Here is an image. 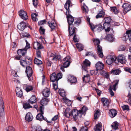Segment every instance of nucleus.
Wrapping results in <instances>:
<instances>
[{"instance_id":"09e8293b","label":"nucleus","mask_w":131,"mask_h":131,"mask_svg":"<svg viewBox=\"0 0 131 131\" xmlns=\"http://www.w3.org/2000/svg\"><path fill=\"white\" fill-rule=\"evenodd\" d=\"M25 41L26 43V45L25 47L24 48L25 50H26L27 51L28 49L30 48V45L29 43H28L27 41L26 40H25Z\"/></svg>"},{"instance_id":"49530a36","label":"nucleus","mask_w":131,"mask_h":131,"mask_svg":"<svg viewBox=\"0 0 131 131\" xmlns=\"http://www.w3.org/2000/svg\"><path fill=\"white\" fill-rule=\"evenodd\" d=\"M71 63V62L64 61L63 63V67L66 68L68 67Z\"/></svg>"},{"instance_id":"8fccbe9b","label":"nucleus","mask_w":131,"mask_h":131,"mask_svg":"<svg viewBox=\"0 0 131 131\" xmlns=\"http://www.w3.org/2000/svg\"><path fill=\"white\" fill-rule=\"evenodd\" d=\"M122 108L123 109V111L127 110L128 111L129 110V106L128 105H124L121 106Z\"/></svg>"},{"instance_id":"a18cd8bd","label":"nucleus","mask_w":131,"mask_h":131,"mask_svg":"<svg viewBox=\"0 0 131 131\" xmlns=\"http://www.w3.org/2000/svg\"><path fill=\"white\" fill-rule=\"evenodd\" d=\"M83 63L88 66H89L90 65V62L87 59H85L83 62Z\"/></svg>"},{"instance_id":"6e6d98bb","label":"nucleus","mask_w":131,"mask_h":131,"mask_svg":"<svg viewBox=\"0 0 131 131\" xmlns=\"http://www.w3.org/2000/svg\"><path fill=\"white\" fill-rule=\"evenodd\" d=\"M56 76L57 77L58 80V81L59 79L62 78V74L61 73L59 72L57 75L56 74Z\"/></svg>"},{"instance_id":"ddd939ff","label":"nucleus","mask_w":131,"mask_h":131,"mask_svg":"<svg viewBox=\"0 0 131 131\" xmlns=\"http://www.w3.org/2000/svg\"><path fill=\"white\" fill-rule=\"evenodd\" d=\"M104 65L102 62L99 61L95 64V67L97 70H102L104 68Z\"/></svg>"},{"instance_id":"4d7b16f0","label":"nucleus","mask_w":131,"mask_h":131,"mask_svg":"<svg viewBox=\"0 0 131 131\" xmlns=\"http://www.w3.org/2000/svg\"><path fill=\"white\" fill-rule=\"evenodd\" d=\"M88 128L86 126L81 127L80 131H88Z\"/></svg>"},{"instance_id":"4be33fe9","label":"nucleus","mask_w":131,"mask_h":131,"mask_svg":"<svg viewBox=\"0 0 131 131\" xmlns=\"http://www.w3.org/2000/svg\"><path fill=\"white\" fill-rule=\"evenodd\" d=\"M68 78V80L71 83H75L77 82V80L76 77L70 75L69 77Z\"/></svg>"},{"instance_id":"e2e57ef3","label":"nucleus","mask_w":131,"mask_h":131,"mask_svg":"<svg viewBox=\"0 0 131 131\" xmlns=\"http://www.w3.org/2000/svg\"><path fill=\"white\" fill-rule=\"evenodd\" d=\"M6 130L7 131H15L14 128L11 126H8Z\"/></svg>"},{"instance_id":"0e129e2a","label":"nucleus","mask_w":131,"mask_h":131,"mask_svg":"<svg viewBox=\"0 0 131 131\" xmlns=\"http://www.w3.org/2000/svg\"><path fill=\"white\" fill-rule=\"evenodd\" d=\"M58 82H56L55 83H54L53 84V89L55 90H56L58 87Z\"/></svg>"},{"instance_id":"e433bc0d","label":"nucleus","mask_w":131,"mask_h":131,"mask_svg":"<svg viewBox=\"0 0 131 131\" xmlns=\"http://www.w3.org/2000/svg\"><path fill=\"white\" fill-rule=\"evenodd\" d=\"M100 115V110H96L94 114V119H97Z\"/></svg>"},{"instance_id":"aec40b11","label":"nucleus","mask_w":131,"mask_h":131,"mask_svg":"<svg viewBox=\"0 0 131 131\" xmlns=\"http://www.w3.org/2000/svg\"><path fill=\"white\" fill-rule=\"evenodd\" d=\"M105 39L108 41L110 42H113L114 41V38L112 35L108 34L106 36Z\"/></svg>"},{"instance_id":"bf43d9fd","label":"nucleus","mask_w":131,"mask_h":131,"mask_svg":"<svg viewBox=\"0 0 131 131\" xmlns=\"http://www.w3.org/2000/svg\"><path fill=\"white\" fill-rule=\"evenodd\" d=\"M29 57L28 56H26L24 59H23V60H21L23 61L24 62V64H28V63H27V59L29 58Z\"/></svg>"},{"instance_id":"5701e85b","label":"nucleus","mask_w":131,"mask_h":131,"mask_svg":"<svg viewBox=\"0 0 131 131\" xmlns=\"http://www.w3.org/2000/svg\"><path fill=\"white\" fill-rule=\"evenodd\" d=\"M50 80L53 82H54L56 81V82L58 81L57 77L56 76V74L54 72L51 74Z\"/></svg>"},{"instance_id":"c756f323","label":"nucleus","mask_w":131,"mask_h":131,"mask_svg":"<svg viewBox=\"0 0 131 131\" xmlns=\"http://www.w3.org/2000/svg\"><path fill=\"white\" fill-rule=\"evenodd\" d=\"M36 97L34 95H33L29 100L30 103H35L36 102Z\"/></svg>"},{"instance_id":"f257e3e1","label":"nucleus","mask_w":131,"mask_h":131,"mask_svg":"<svg viewBox=\"0 0 131 131\" xmlns=\"http://www.w3.org/2000/svg\"><path fill=\"white\" fill-rule=\"evenodd\" d=\"M95 45H97V53L98 54L99 56L101 58H102L103 57V54L102 52V47L100 46L99 44L100 42L99 39H95L93 41Z\"/></svg>"},{"instance_id":"f03ea898","label":"nucleus","mask_w":131,"mask_h":131,"mask_svg":"<svg viewBox=\"0 0 131 131\" xmlns=\"http://www.w3.org/2000/svg\"><path fill=\"white\" fill-rule=\"evenodd\" d=\"M115 63H117L118 62L122 64L125 63L126 61L124 55L122 54H119L117 58L115 56Z\"/></svg>"},{"instance_id":"7c9ffc66","label":"nucleus","mask_w":131,"mask_h":131,"mask_svg":"<svg viewBox=\"0 0 131 131\" xmlns=\"http://www.w3.org/2000/svg\"><path fill=\"white\" fill-rule=\"evenodd\" d=\"M88 110L87 107L84 106L82 107L81 110H79V111L81 113V116L86 112V111Z\"/></svg>"},{"instance_id":"4c0bfd02","label":"nucleus","mask_w":131,"mask_h":131,"mask_svg":"<svg viewBox=\"0 0 131 131\" xmlns=\"http://www.w3.org/2000/svg\"><path fill=\"white\" fill-rule=\"evenodd\" d=\"M82 9L83 12H88L89 10L87 6L84 3H83V5L82 7Z\"/></svg>"},{"instance_id":"f8f14e48","label":"nucleus","mask_w":131,"mask_h":131,"mask_svg":"<svg viewBox=\"0 0 131 131\" xmlns=\"http://www.w3.org/2000/svg\"><path fill=\"white\" fill-rule=\"evenodd\" d=\"M25 118L26 121L29 122L32 121L33 117L31 113L30 112H28L26 114Z\"/></svg>"},{"instance_id":"774afa93","label":"nucleus","mask_w":131,"mask_h":131,"mask_svg":"<svg viewBox=\"0 0 131 131\" xmlns=\"http://www.w3.org/2000/svg\"><path fill=\"white\" fill-rule=\"evenodd\" d=\"M93 52L91 51L88 52L85 54V55L86 56H92L93 55Z\"/></svg>"},{"instance_id":"b1692460","label":"nucleus","mask_w":131,"mask_h":131,"mask_svg":"<svg viewBox=\"0 0 131 131\" xmlns=\"http://www.w3.org/2000/svg\"><path fill=\"white\" fill-rule=\"evenodd\" d=\"M104 106H108L109 105V101L108 99L105 97H103L101 99Z\"/></svg>"},{"instance_id":"1a4fd4ad","label":"nucleus","mask_w":131,"mask_h":131,"mask_svg":"<svg viewBox=\"0 0 131 131\" xmlns=\"http://www.w3.org/2000/svg\"><path fill=\"white\" fill-rule=\"evenodd\" d=\"M101 23H102V26L104 29H105V32H109L110 30V23L102 22Z\"/></svg>"},{"instance_id":"0eeeda50","label":"nucleus","mask_w":131,"mask_h":131,"mask_svg":"<svg viewBox=\"0 0 131 131\" xmlns=\"http://www.w3.org/2000/svg\"><path fill=\"white\" fill-rule=\"evenodd\" d=\"M70 12L68 13L67 16V20L68 22V26L73 25L72 23L73 22L74 19L73 17L70 14Z\"/></svg>"},{"instance_id":"58836bf2","label":"nucleus","mask_w":131,"mask_h":131,"mask_svg":"<svg viewBox=\"0 0 131 131\" xmlns=\"http://www.w3.org/2000/svg\"><path fill=\"white\" fill-rule=\"evenodd\" d=\"M58 92L60 95L62 97H64L66 96V94L64 90L63 89H59Z\"/></svg>"},{"instance_id":"79ce46f5","label":"nucleus","mask_w":131,"mask_h":131,"mask_svg":"<svg viewBox=\"0 0 131 131\" xmlns=\"http://www.w3.org/2000/svg\"><path fill=\"white\" fill-rule=\"evenodd\" d=\"M96 130L100 131L102 129V125L100 123H98L96 125Z\"/></svg>"},{"instance_id":"4468645a","label":"nucleus","mask_w":131,"mask_h":131,"mask_svg":"<svg viewBox=\"0 0 131 131\" xmlns=\"http://www.w3.org/2000/svg\"><path fill=\"white\" fill-rule=\"evenodd\" d=\"M16 95L20 98H22L23 96V92L21 89L18 88H17L16 89Z\"/></svg>"},{"instance_id":"412c9836","label":"nucleus","mask_w":131,"mask_h":131,"mask_svg":"<svg viewBox=\"0 0 131 131\" xmlns=\"http://www.w3.org/2000/svg\"><path fill=\"white\" fill-rule=\"evenodd\" d=\"M25 72L27 73V75H29L30 76L32 74V68L30 66L26 67Z\"/></svg>"},{"instance_id":"6e6552de","label":"nucleus","mask_w":131,"mask_h":131,"mask_svg":"<svg viewBox=\"0 0 131 131\" xmlns=\"http://www.w3.org/2000/svg\"><path fill=\"white\" fill-rule=\"evenodd\" d=\"M20 17L24 20H26L28 19V17L27 15V13L24 11L20 10L19 12Z\"/></svg>"},{"instance_id":"de8ad7c7","label":"nucleus","mask_w":131,"mask_h":131,"mask_svg":"<svg viewBox=\"0 0 131 131\" xmlns=\"http://www.w3.org/2000/svg\"><path fill=\"white\" fill-rule=\"evenodd\" d=\"M97 70H92L91 71V73L92 75H97L98 73Z\"/></svg>"},{"instance_id":"680f3d73","label":"nucleus","mask_w":131,"mask_h":131,"mask_svg":"<svg viewBox=\"0 0 131 131\" xmlns=\"http://www.w3.org/2000/svg\"><path fill=\"white\" fill-rule=\"evenodd\" d=\"M46 22V21L45 19L42 20L38 22V24L39 25H41L45 24Z\"/></svg>"},{"instance_id":"338daca9","label":"nucleus","mask_w":131,"mask_h":131,"mask_svg":"<svg viewBox=\"0 0 131 131\" xmlns=\"http://www.w3.org/2000/svg\"><path fill=\"white\" fill-rule=\"evenodd\" d=\"M81 65L83 70L85 71H86L87 69V67L88 66L85 65V64L83 63Z\"/></svg>"},{"instance_id":"39448f33","label":"nucleus","mask_w":131,"mask_h":131,"mask_svg":"<svg viewBox=\"0 0 131 131\" xmlns=\"http://www.w3.org/2000/svg\"><path fill=\"white\" fill-rule=\"evenodd\" d=\"M124 9L123 12L125 14L131 10V6L130 4L126 3H124L122 6Z\"/></svg>"},{"instance_id":"dca6fc26","label":"nucleus","mask_w":131,"mask_h":131,"mask_svg":"<svg viewBox=\"0 0 131 131\" xmlns=\"http://www.w3.org/2000/svg\"><path fill=\"white\" fill-rule=\"evenodd\" d=\"M17 54L19 56H24L27 52V50L24 48L23 49H19L17 51Z\"/></svg>"},{"instance_id":"ea45409f","label":"nucleus","mask_w":131,"mask_h":131,"mask_svg":"<svg viewBox=\"0 0 131 131\" xmlns=\"http://www.w3.org/2000/svg\"><path fill=\"white\" fill-rule=\"evenodd\" d=\"M37 15L36 13L32 14L31 15V18L32 20L35 21H36L38 20L37 16Z\"/></svg>"},{"instance_id":"f3484780","label":"nucleus","mask_w":131,"mask_h":131,"mask_svg":"<svg viewBox=\"0 0 131 131\" xmlns=\"http://www.w3.org/2000/svg\"><path fill=\"white\" fill-rule=\"evenodd\" d=\"M70 3L71 1L70 0H67V1L66 3L64 5V7L67 10L66 12V15L68 13L70 12L69 9Z\"/></svg>"},{"instance_id":"a878e982","label":"nucleus","mask_w":131,"mask_h":131,"mask_svg":"<svg viewBox=\"0 0 131 131\" xmlns=\"http://www.w3.org/2000/svg\"><path fill=\"white\" fill-rule=\"evenodd\" d=\"M96 28V31L98 32L101 31L104 29L102 26V23H101L100 24L97 25Z\"/></svg>"},{"instance_id":"c03bdc74","label":"nucleus","mask_w":131,"mask_h":131,"mask_svg":"<svg viewBox=\"0 0 131 131\" xmlns=\"http://www.w3.org/2000/svg\"><path fill=\"white\" fill-rule=\"evenodd\" d=\"M111 20V18L110 17L105 18L104 19L105 21L104 22L110 23Z\"/></svg>"},{"instance_id":"864d4df0","label":"nucleus","mask_w":131,"mask_h":131,"mask_svg":"<svg viewBox=\"0 0 131 131\" xmlns=\"http://www.w3.org/2000/svg\"><path fill=\"white\" fill-rule=\"evenodd\" d=\"M61 58V57L60 55L55 56L53 58V60L57 61L60 59Z\"/></svg>"},{"instance_id":"f704fd0d","label":"nucleus","mask_w":131,"mask_h":131,"mask_svg":"<svg viewBox=\"0 0 131 131\" xmlns=\"http://www.w3.org/2000/svg\"><path fill=\"white\" fill-rule=\"evenodd\" d=\"M43 114L41 113L38 114L36 117L37 120L39 121H42L43 118Z\"/></svg>"},{"instance_id":"c9c22d12","label":"nucleus","mask_w":131,"mask_h":131,"mask_svg":"<svg viewBox=\"0 0 131 131\" xmlns=\"http://www.w3.org/2000/svg\"><path fill=\"white\" fill-rule=\"evenodd\" d=\"M118 126L117 122L115 121L113 123L111 126L113 129L116 130L118 128Z\"/></svg>"},{"instance_id":"72a5a7b5","label":"nucleus","mask_w":131,"mask_h":131,"mask_svg":"<svg viewBox=\"0 0 131 131\" xmlns=\"http://www.w3.org/2000/svg\"><path fill=\"white\" fill-rule=\"evenodd\" d=\"M4 112V103L3 101H1L0 102V113H3Z\"/></svg>"},{"instance_id":"13d9d810","label":"nucleus","mask_w":131,"mask_h":131,"mask_svg":"<svg viewBox=\"0 0 131 131\" xmlns=\"http://www.w3.org/2000/svg\"><path fill=\"white\" fill-rule=\"evenodd\" d=\"M44 106L43 105L40 106L39 108V111L40 113L42 114H44Z\"/></svg>"},{"instance_id":"6ab92c4d","label":"nucleus","mask_w":131,"mask_h":131,"mask_svg":"<svg viewBox=\"0 0 131 131\" xmlns=\"http://www.w3.org/2000/svg\"><path fill=\"white\" fill-rule=\"evenodd\" d=\"M43 95L45 97H48L49 96L50 92L48 88H46L42 92Z\"/></svg>"},{"instance_id":"7ed1b4c3","label":"nucleus","mask_w":131,"mask_h":131,"mask_svg":"<svg viewBox=\"0 0 131 131\" xmlns=\"http://www.w3.org/2000/svg\"><path fill=\"white\" fill-rule=\"evenodd\" d=\"M71 114V116L73 117L74 119L75 120H77L78 117L80 118L82 116L79 111L77 109L72 110Z\"/></svg>"},{"instance_id":"2f4dec72","label":"nucleus","mask_w":131,"mask_h":131,"mask_svg":"<svg viewBox=\"0 0 131 131\" xmlns=\"http://www.w3.org/2000/svg\"><path fill=\"white\" fill-rule=\"evenodd\" d=\"M23 107L25 109L32 108V107L30 106L29 102H26L24 103L23 105Z\"/></svg>"},{"instance_id":"20e7f679","label":"nucleus","mask_w":131,"mask_h":131,"mask_svg":"<svg viewBox=\"0 0 131 131\" xmlns=\"http://www.w3.org/2000/svg\"><path fill=\"white\" fill-rule=\"evenodd\" d=\"M115 56L114 55H109L107 57L106 62L107 64L110 65L113 62L115 63Z\"/></svg>"},{"instance_id":"5fc2aeb1","label":"nucleus","mask_w":131,"mask_h":131,"mask_svg":"<svg viewBox=\"0 0 131 131\" xmlns=\"http://www.w3.org/2000/svg\"><path fill=\"white\" fill-rule=\"evenodd\" d=\"M111 10L115 14H116L117 13V10L116 7H111Z\"/></svg>"},{"instance_id":"9d476101","label":"nucleus","mask_w":131,"mask_h":131,"mask_svg":"<svg viewBox=\"0 0 131 131\" xmlns=\"http://www.w3.org/2000/svg\"><path fill=\"white\" fill-rule=\"evenodd\" d=\"M33 47L34 49L37 50L43 48V46L38 41L35 42L34 43Z\"/></svg>"},{"instance_id":"052dcab7","label":"nucleus","mask_w":131,"mask_h":131,"mask_svg":"<svg viewBox=\"0 0 131 131\" xmlns=\"http://www.w3.org/2000/svg\"><path fill=\"white\" fill-rule=\"evenodd\" d=\"M70 57L69 56H67L65 57L63 59V61H64L70 62Z\"/></svg>"},{"instance_id":"473e14b6","label":"nucleus","mask_w":131,"mask_h":131,"mask_svg":"<svg viewBox=\"0 0 131 131\" xmlns=\"http://www.w3.org/2000/svg\"><path fill=\"white\" fill-rule=\"evenodd\" d=\"M49 102V100L48 99L46 98H44L42 99V100L40 101V103L42 105H46Z\"/></svg>"},{"instance_id":"423d86ee","label":"nucleus","mask_w":131,"mask_h":131,"mask_svg":"<svg viewBox=\"0 0 131 131\" xmlns=\"http://www.w3.org/2000/svg\"><path fill=\"white\" fill-rule=\"evenodd\" d=\"M68 31L69 35L71 36L76 34L75 31L77 30V29L73 25L68 26Z\"/></svg>"},{"instance_id":"9b49d317","label":"nucleus","mask_w":131,"mask_h":131,"mask_svg":"<svg viewBox=\"0 0 131 131\" xmlns=\"http://www.w3.org/2000/svg\"><path fill=\"white\" fill-rule=\"evenodd\" d=\"M27 27L26 23L23 21L20 23L17 26L18 28L21 31H23Z\"/></svg>"},{"instance_id":"2eb2a0df","label":"nucleus","mask_w":131,"mask_h":131,"mask_svg":"<svg viewBox=\"0 0 131 131\" xmlns=\"http://www.w3.org/2000/svg\"><path fill=\"white\" fill-rule=\"evenodd\" d=\"M117 113V111L115 109H111L109 112V115L111 118L115 117Z\"/></svg>"},{"instance_id":"3c124183","label":"nucleus","mask_w":131,"mask_h":131,"mask_svg":"<svg viewBox=\"0 0 131 131\" xmlns=\"http://www.w3.org/2000/svg\"><path fill=\"white\" fill-rule=\"evenodd\" d=\"M81 21V19L79 18L77 20H76L74 23V26H76V25H77L78 24H80Z\"/></svg>"},{"instance_id":"bb28decb","label":"nucleus","mask_w":131,"mask_h":131,"mask_svg":"<svg viewBox=\"0 0 131 131\" xmlns=\"http://www.w3.org/2000/svg\"><path fill=\"white\" fill-rule=\"evenodd\" d=\"M120 69H115L112 70L111 71V73L114 75H117L119 74L121 72Z\"/></svg>"},{"instance_id":"69168bd1","label":"nucleus","mask_w":131,"mask_h":131,"mask_svg":"<svg viewBox=\"0 0 131 131\" xmlns=\"http://www.w3.org/2000/svg\"><path fill=\"white\" fill-rule=\"evenodd\" d=\"M124 69L125 71L131 73V69L130 68L126 67L124 68Z\"/></svg>"},{"instance_id":"a19ab883","label":"nucleus","mask_w":131,"mask_h":131,"mask_svg":"<svg viewBox=\"0 0 131 131\" xmlns=\"http://www.w3.org/2000/svg\"><path fill=\"white\" fill-rule=\"evenodd\" d=\"M34 63L35 64H36L37 65L39 66L42 64V62L40 59L36 58L35 59Z\"/></svg>"},{"instance_id":"a211bd4d","label":"nucleus","mask_w":131,"mask_h":131,"mask_svg":"<svg viewBox=\"0 0 131 131\" xmlns=\"http://www.w3.org/2000/svg\"><path fill=\"white\" fill-rule=\"evenodd\" d=\"M71 110L69 108H67L64 113V115L66 117L69 118L70 116H71Z\"/></svg>"},{"instance_id":"c85d7f7f","label":"nucleus","mask_w":131,"mask_h":131,"mask_svg":"<svg viewBox=\"0 0 131 131\" xmlns=\"http://www.w3.org/2000/svg\"><path fill=\"white\" fill-rule=\"evenodd\" d=\"M76 47L78 49L79 51H80L83 50L84 49V46L80 43H77L76 44Z\"/></svg>"},{"instance_id":"37998d69","label":"nucleus","mask_w":131,"mask_h":131,"mask_svg":"<svg viewBox=\"0 0 131 131\" xmlns=\"http://www.w3.org/2000/svg\"><path fill=\"white\" fill-rule=\"evenodd\" d=\"M35 131H41L42 129L40 126L39 125L35 126L34 127Z\"/></svg>"},{"instance_id":"393cba45","label":"nucleus","mask_w":131,"mask_h":131,"mask_svg":"<svg viewBox=\"0 0 131 131\" xmlns=\"http://www.w3.org/2000/svg\"><path fill=\"white\" fill-rule=\"evenodd\" d=\"M47 23L51 29V31H53L55 29L56 24L52 21L51 22L50 21H48Z\"/></svg>"},{"instance_id":"603ef678","label":"nucleus","mask_w":131,"mask_h":131,"mask_svg":"<svg viewBox=\"0 0 131 131\" xmlns=\"http://www.w3.org/2000/svg\"><path fill=\"white\" fill-rule=\"evenodd\" d=\"M45 29L43 28L42 26H40L39 28V32L40 34H44L45 33Z\"/></svg>"},{"instance_id":"cd10ccee","label":"nucleus","mask_w":131,"mask_h":131,"mask_svg":"<svg viewBox=\"0 0 131 131\" xmlns=\"http://www.w3.org/2000/svg\"><path fill=\"white\" fill-rule=\"evenodd\" d=\"M24 88H25V90L27 92H29L30 91H31L33 89V87L31 85H25L24 86Z\"/></svg>"}]
</instances>
